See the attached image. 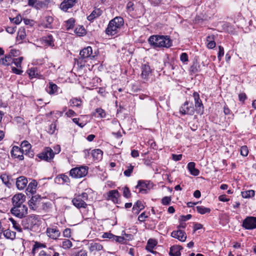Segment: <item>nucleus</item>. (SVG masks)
Returning a JSON list of instances; mask_svg holds the SVG:
<instances>
[{"instance_id": "obj_53", "label": "nucleus", "mask_w": 256, "mask_h": 256, "mask_svg": "<svg viewBox=\"0 0 256 256\" xmlns=\"http://www.w3.org/2000/svg\"><path fill=\"white\" fill-rule=\"evenodd\" d=\"M123 190V196L126 198H129L131 196V193L129 188L125 186L122 188Z\"/></svg>"}, {"instance_id": "obj_47", "label": "nucleus", "mask_w": 256, "mask_h": 256, "mask_svg": "<svg viewBox=\"0 0 256 256\" xmlns=\"http://www.w3.org/2000/svg\"><path fill=\"white\" fill-rule=\"evenodd\" d=\"M74 32L79 36H82L86 34V30L83 26L77 27L74 30Z\"/></svg>"}, {"instance_id": "obj_29", "label": "nucleus", "mask_w": 256, "mask_h": 256, "mask_svg": "<svg viewBox=\"0 0 256 256\" xmlns=\"http://www.w3.org/2000/svg\"><path fill=\"white\" fill-rule=\"evenodd\" d=\"M0 64L4 66L10 65L13 64L12 58L6 54L4 58H0Z\"/></svg>"}, {"instance_id": "obj_13", "label": "nucleus", "mask_w": 256, "mask_h": 256, "mask_svg": "<svg viewBox=\"0 0 256 256\" xmlns=\"http://www.w3.org/2000/svg\"><path fill=\"white\" fill-rule=\"evenodd\" d=\"M171 236L182 242H184L186 238V232L180 230L173 231L171 234Z\"/></svg>"}, {"instance_id": "obj_60", "label": "nucleus", "mask_w": 256, "mask_h": 256, "mask_svg": "<svg viewBox=\"0 0 256 256\" xmlns=\"http://www.w3.org/2000/svg\"><path fill=\"white\" fill-rule=\"evenodd\" d=\"M180 60L182 62H185L188 61V56L186 53L183 52L180 56Z\"/></svg>"}, {"instance_id": "obj_21", "label": "nucleus", "mask_w": 256, "mask_h": 256, "mask_svg": "<svg viewBox=\"0 0 256 256\" xmlns=\"http://www.w3.org/2000/svg\"><path fill=\"white\" fill-rule=\"evenodd\" d=\"M102 10L100 8H95L91 13V14L88 16L87 18V19L89 21H93L95 18L99 17L102 15Z\"/></svg>"}, {"instance_id": "obj_45", "label": "nucleus", "mask_w": 256, "mask_h": 256, "mask_svg": "<svg viewBox=\"0 0 256 256\" xmlns=\"http://www.w3.org/2000/svg\"><path fill=\"white\" fill-rule=\"evenodd\" d=\"M196 208L198 212L202 214L209 213L210 212V208H205L203 206H198Z\"/></svg>"}, {"instance_id": "obj_34", "label": "nucleus", "mask_w": 256, "mask_h": 256, "mask_svg": "<svg viewBox=\"0 0 256 256\" xmlns=\"http://www.w3.org/2000/svg\"><path fill=\"white\" fill-rule=\"evenodd\" d=\"M103 152L100 149H96L92 150V154L94 158L99 160L102 158Z\"/></svg>"}, {"instance_id": "obj_28", "label": "nucleus", "mask_w": 256, "mask_h": 256, "mask_svg": "<svg viewBox=\"0 0 256 256\" xmlns=\"http://www.w3.org/2000/svg\"><path fill=\"white\" fill-rule=\"evenodd\" d=\"M103 248L102 246L100 243L98 242H92L90 244L88 249L90 252L94 251H100L102 250Z\"/></svg>"}, {"instance_id": "obj_5", "label": "nucleus", "mask_w": 256, "mask_h": 256, "mask_svg": "<svg viewBox=\"0 0 256 256\" xmlns=\"http://www.w3.org/2000/svg\"><path fill=\"white\" fill-rule=\"evenodd\" d=\"M39 220L36 215H30L23 221V226L24 228L32 230L38 224Z\"/></svg>"}, {"instance_id": "obj_17", "label": "nucleus", "mask_w": 256, "mask_h": 256, "mask_svg": "<svg viewBox=\"0 0 256 256\" xmlns=\"http://www.w3.org/2000/svg\"><path fill=\"white\" fill-rule=\"evenodd\" d=\"M193 96L194 100L196 110L198 111V112H200L201 111H202L204 107L202 102L200 98L199 94L198 92H194L193 94Z\"/></svg>"}, {"instance_id": "obj_50", "label": "nucleus", "mask_w": 256, "mask_h": 256, "mask_svg": "<svg viewBox=\"0 0 256 256\" xmlns=\"http://www.w3.org/2000/svg\"><path fill=\"white\" fill-rule=\"evenodd\" d=\"M28 74L31 78L37 77L38 75V70L36 68H32L29 70Z\"/></svg>"}, {"instance_id": "obj_56", "label": "nucleus", "mask_w": 256, "mask_h": 256, "mask_svg": "<svg viewBox=\"0 0 256 256\" xmlns=\"http://www.w3.org/2000/svg\"><path fill=\"white\" fill-rule=\"evenodd\" d=\"M22 17L20 16H18L16 17H15L12 19L10 18L11 22H12L16 24H20V22H22Z\"/></svg>"}, {"instance_id": "obj_9", "label": "nucleus", "mask_w": 256, "mask_h": 256, "mask_svg": "<svg viewBox=\"0 0 256 256\" xmlns=\"http://www.w3.org/2000/svg\"><path fill=\"white\" fill-rule=\"evenodd\" d=\"M46 233L48 237L52 240H57L60 236V231L56 226L48 228Z\"/></svg>"}, {"instance_id": "obj_18", "label": "nucleus", "mask_w": 256, "mask_h": 256, "mask_svg": "<svg viewBox=\"0 0 256 256\" xmlns=\"http://www.w3.org/2000/svg\"><path fill=\"white\" fill-rule=\"evenodd\" d=\"M10 153L12 156H14L15 158H19L20 160H22L24 158V157L22 155L23 154H25L24 152L22 150V149L19 148L17 146H14Z\"/></svg>"}, {"instance_id": "obj_27", "label": "nucleus", "mask_w": 256, "mask_h": 256, "mask_svg": "<svg viewBox=\"0 0 256 256\" xmlns=\"http://www.w3.org/2000/svg\"><path fill=\"white\" fill-rule=\"evenodd\" d=\"M44 44L46 46L53 47L54 46L53 36L50 34L42 38Z\"/></svg>"}, {"instance_id": "obj_57", "label": "nucleus", "mask_w": 256, "mask_h": 256, "mask_svg": "<svg viewBox=\"0 0 256 256\" xmlns=\"http://www.w3.org/2000/svg\"><path fill=\"white\" fill-rule=\"evenodd\" d=\"M18 50L12 49L7 55L10 56V58H14V57L16 56L18 54Z\"/></svg>"}, {"instance_id": "obj_54", "label": "nucleus", "mask_w": 256, "mask_h": 256, "mask_svg": "<svg viewBox=\"0 0 256 256\" xmlns=\"http://www.w3.org/2000/svg\"><path fill=\"white\" fill-rule=\"evenodd\" d=\"M56 124L55 122H52L50 124V126H49V128H48V132L50 134H53L54 132H55V130L56 129Z\"/></svg>"}, {"instance_id": "obj_49", "label": "nucleus", "mask_w": 256, "mask_h": 256, "mask_svg": "<svg viewBox=\"0 0 256 256\" xmlns=\"http://www.w3.org/2000/svg\"><path fill=\"white\" fill-rule=\"evenodd\" d=\"M134 166L130 164L127 166V170L124 171V174L126 176H130L134 169Z\"/></svg>"}, {"instance_id": "obj_55", "label": "nucleus", "mask_w": 256, "mask_h": 256, "mask_svg": "<svg viewBox=\"0 0 256 256\" xmlns=\"http://www.w3.org/2000/svg\"><path fill=\"white\" fill-rule=\"evenodd\" d=\"M171 202V198L170 196H164L162 200V203L163 205H168Z\"/></svg>"}, {"instance_id": "obj_25", "label": "nucleus", "mask_w": 256, "mask_h": 256, "mask_svg": "<svg viewBox=\"0 0 256 256\" xmlns=\"http://www.w3.org/2000/svg\"><path fill=\"white\" fill-rule=\"evenodd\" d=\"M195 166L196 164L194 162H190L188 164V168L191 174L194 176H197L199 174L200 171L195 168Z\"/></svg>"}, {"instance_id": "obj_43", "label": "nucleus", "mask_w": 256, "mask_h": 256, "mask_svg": "<svg viewBox=\"0 0 256 256\" xmlns=\"http://www.w3.org/2000/svg\"><path fill=\"white\" fill-rule=\"evenodd\" d=\"M82 101L77 98H73L70 100V106L79 108L81 106Z\"/></svg>"}, {"instance_id": "obj_42", "label": "nucleus", "mask_w": 256, "mask_h": 256, "mask_svg": "<svg viewBox=\"0 0 256 256\" xmlns=\"http://www.w3.org/2000/svg\"><path fill=\"white\" fill-rule=\"evenodd\" d=\"M9 220L12 222V224L13 228L19 232H22V229L21 228L20 225L18 222L16 220H15L13 218H10Z\"/></svg>"}, {"instance_id": "obj_52", "label": "nucleus", "mask_w": 256, "mask_h": 256, "mask_svg": "<svg viewBox=\"0 0 256 256\" xmlns=\"http://www.w3.org/2000/svg\"><path fill=\"white\" fill-rule=\"evenodd\" d=\"M248 154V150L246 146H242L240 148V154L244 156H246Z\"/></svg>"}, {"instance_id": "obj_59", "label": "nucleus", "mask_w": 256, "mask_h": 256, "mask_svg": "<svg viewBox=\"0 0 256 256\" xmlns=\"http://www.w3.org/2000/svg\"><path fill=\"white\" fill-rule=\"evenodd\" d=\"M218 58L220 60L221 58L224 55V49L222 46H218Z\"/></svg>"}, {"instance_id": "obj_64", "label": "nucleus", "mask_w": 256, "mask_h": 256, "mask_svg": "<svg viewBox=\"0 0 256 256\" xmlns=\"http://www.w3.org/2000/svg\"><path fill=\"white\" fill-rule=\"evenodd\" d=\"M63 235L64 237L70 238V229L66 228L63 232Z\"/></svg>"}, {"instance_id": "obj_11", "label": "nucleus", "mask_w": 256, "mask_h": 256, "mask_svg": "<svg viewBox=\"0 0 256 256\" xmlns=\"http://www.w3.org/2000/svg\"><path fill=\"white\" fill-rule=\"evenodd\" d=\"M92 48L90 46H88L82 49L80 53V60H83L86 58H90L92 60L94 56L92 55Z\"/></svg>"}, {"instance_id": "obj_30", "label": "nucleus", "mask_w": 256, "mask_h": 256, "mask_svg": "<svg viewBox=\"0 0 256 256\" xmlns=\"http://www.w3.org/2000/svg\"><path fill=\"white\" fill-rule=\"evenodd\" d=\"M39 198L36 196H32L28 201V206L32 210H36L37 208V202Z\"/></svg>"}, {"instance_id": "obj_40", "label": "nucleus", "mask_w": 256, "mask_h": 256, "mask_svg": "<svg viewBox=\"0 0 256 256\" xmlns=\"http://www.w3.org/2000/svg\"><path fill=\"white\" fill-rule=\"evenodd\" d=\"M70 256H88V252L84 249L78 251L72 250L70 253Z\"/></svg>"}, {"instance_id": "obj_10", "label": "nucleus", "mask_w": 256, "mask_h": 256, "mask_svg": "<svg viewBox=\"0 0 256 256\" xmlns=\"http://www.w3.org/2000/svg\"><path fill=\"white\" fill-rule=\"evenodd\" d=\"M54 156V153L52 150L49 148H46L44 150L39 154V158L47 162H49L52 160Z\"/></svg>"}, {"instance_id": "obj_63", "label": "nucleus", "mask_w": 256, "mask_h": 256, "mask_svg": "<svg viewBox=\"0 0 256 256\" xmlns=\"http://www.w3.org/2000/svg\"><path fill=\"white\" fill-rule=\"evenodd\" d=\"M74 22V20L72 18L68 20L66 22L68 28L69 29L73 27Z\"/></svg>"}, {"instance_id": "obj_48", "label": "nucleus", "mask_w": 256, "mask_h": 256, "mask_svg": "<svg viewBox=\"0 0 256 256\" xmlns=\"http://www.w3.org/2000/svg\"><path fill=\"white\" fill-rule=\"evenodd\" d=\"M0 178L6 185L8 186H10V184L9 182V179L10 178L9 176L6 174H2L0 176Z\"/></svg>"}, {"instance_id": "obj_61", "label": "nucleus", "mask_w": 256, "mask_h": 256, "mask_svg": "<svg viewBox=\"0 0 256 256\" xmlns=\"http://www.w3.org/2000/svg\"><path fill=\"white\" fill-rule=\"evenodd\" d=\"M16 26H8L6 31L9 34H12L16 32Z\"/></svg>"}, {"instance_id": "obj_35", "label": "nucleus", "mask_w": 256, "mask_h": 256, "mask_svg": "<svg viewBox=\"0 0 256 256\" xmlns=\"http://www.w3.org/2000/svg\"><path fill=\"white\" fill-rule=\"evenodd\" d=\"M156 244L157 242L156 240L150 239L148 242L146 249L150 252H153L152 250Z\"/></svg>"}, {"instance_id": "obj_3", "label": "nucleus", "mask_w": 256, "mask_h": 256, "mask_svg": "<svg viewBox=\"0 0 256 256\" xmlns=\"http://www.w3.org/2000/svg\"><path fill=\"white\" fill-rule=\"evenodd\" d=\"M88 166H82L72 168L70 172V174L74 178H81L88 174Z\"/></svg>"}, {"instance_id": "obj_12", "label": "nucleus", "mask_w": 256, "mask_h": 256, "mask_svg": "<svg viewBox=\"0 0 256 256\" xmlns=\"http://www.w3.org/2000/svg\"><path fill=\"white\" fill-rule=\"evenodd\" d=\"M142 74L141 76L144 79L148 80L149 76L152 73V70L148 64H142L141 66Z\"/></svg>"}, {"instance_id": "obj_24", "label": "nucleus", "mask_w": 256, "mask_h": 256, "mask_svg": "<svg viewBox=\"0 0 256 256\" xmlns=\"http://www.w3.org/2000/svg\"><path fill=\"white\" fill-rule=\"evenodd\" d=\"M40 256H60V254L55 252L53 248H50L48 251L42 250Z\"/></svg>"}, {"instance_id": "obj_22", "label": "nucleus", "mask_w": 256, "mask_h": 256, "mask_svg": "<svg viewBox=\"0 0 256 256\" xmlns=\"http://www.w3.org/2000/svg\"><path fill=\"white\" fill-rule=\"evenodd\" d=\"M22 149L23 152H25V154H30L32 156H34L32 152H30L31 144L27 141L24 140L21 144Z\"/></svg>"}, {"instance_id": "obj_14", "label": "nucleus", "mask_w": 256, "mask_h": 256, "mask_svg": "<svg viewBox=\"0 0 256 256\" xmlns=\"http://www.w3.org/2000/svg\"><path fill=\"white\" fill-rule=\"evenodd\" d=\"M26 196L24 194H15L12 198V204L14 206H20L23 204V202L25 200Z\"/></svg>"}, {"instance_id": "obj_32", "label": "nucleus", "mask_w": 256, "mask_h": 256, "mask_svg": "<svg viewBox=\"0 0 256 256\" xmlns=\"http://www.w3.org/2000/svg\"><path fill=\"white\" fill-rule=\"evenodd\" d=\"M58 87L56 84H54L52 82H50L48 84V86L46 88L47 92L50 94H55L58 90Z\"/></svg>"}, {"instance_id": "obj_36", "label": "nucleus", "mask_w": 256, "mask_h": 256, "mask_svg": "<svg viewBox=\"0 0 256 256\" xmlns=\"http://www.w3.org/2000/svg\"><path fill=\"white\" fill-rule=\"evenodd\" d=\"M144 208V206L143 205L142 202L140 200H138L136 202L134 205L132 210L136 213H138L140 210H142Z\"/></svg>"}, {"instance_id": "obj_4", "label": "nucleus", "mask_w": 256, "mask_h": 256, "mask_svg": "<svg viewBox=\"0 0 256 256\" xmlns=\"http://www.w3.org/2000/svg\"><path fill=\"white\" fill-rule=\"evenodd\" d=\"M88 199V194L86 192L76 196L72 200L73 204L78 208H86L87 204L85 202Z\"/></svg>"}, {"instance_id": "obj_62", "label": "nucleus", "mask_w": 256, "mask_h": 256, "mask_svg": "<svg viewBox=\"0 0 256 256\" xmlns=\"http://www.w3.org/2000/svg\"><path fill=\"white\" fill-rule=\"evenodd\" d=\"M146 218H148V216L146 215V212H143L138 216V220L139 221L143 222Z\"/></svg>"}, {"instance_id": "obj_6", "label": "nucleus", "mask_w": 256, "mask_h": 256, "mask_svg": "<svg viewBox=\"0 0 256 256\" xmlns=\"http://www.w3.org/2000/svg\"><path fill=\"white\" fill-rule=\"evenodd\" d=\"M10 212L18 218H22L28 214V207L24 204L13 206Z\"/></svg>"}, {"instance_id": "obj_37", "label": "nucleus", "mask_w": 256, "mask_h": 256, "mask_svg": "<svg viewBox=\"0 0 256 256\" xmlns=\"http://www.w3.org/2000/svg\"><path fill=\"white\" fill-rule=\"evenodd\" d=\"M3 234L6 238L14 240L16 238V232L9 229L3 231Z\"/></svg>"}, {"instance_id": "obj_39", "label": "nucleus", "mask_w": 256, "mask_h": 256, "mask_svg": "<svg viewBox=\"0 0 256 256\" xmlns=\"http://www.w3.org/2000/svg\"><path fill=\"white\" fill-rule=\"evenodd\" d=\"M190 71L194 74L200 71V66L197 60L194 62L192 65L190 67Z\"/></svg>"}, {"instance_id": "obj_26", "label": "nucleus", "mask_w": 256, "mask_h": 256, "mask_svg": "<svg viewBox=\"0 0 256 256\" xmlns=\"http://www.w3.org/2000/svg\"><path fill=\"white\" fill-rule=\"evenodd\" d=\"M148 187L146 182L139 180L138 184L136 186V188L139 189V192L142 194L147 193V190L146 189Z\"/></svg>"}, {"instance_id": "obj_44", "label": "nucleus", "mask_w": 256, "mask_h": 256, "mask_svg": "<svg viewBox=\"0 0 256 256\" xmlns=\"http://www.w3.org/2000/svg\"><path fill=\"white\" fill-rule=\"evenodd\" d=\"M94 115L96 117L102 118L106 116V112L104 110L98 108L96 110V112Z\"/></svg>"}, {"instance_id": "obj_1", "label": "nucleus", "mask_w": 256, "mask_h": 256, "mask_svg": "<svg viewBox=\"0 0 256 256\" xmlns=\"http://www.w3.org/2000/svg\"><path fill=\"white\" fill-rule=\"evenodd\" d=\"M149 44L154 48H170L172 41L168 36L154 35L148 38Z\"/></svg>"}, {"instance_id": "obj_33", "label": "nucleus", "mask_w": 256, "mask_h": 256, "mask_svg": "<svg viewBox=\"0 0 256 256\" xmlns=\"http://www.w3.org/2000/svg\"><path fill=\"white\" fill-rule=\"evenodd\" d=\"M214 35L208 36L206 37L207 46L208 48H213L216 46V42H214Z\"/></svg>"}, {"instance_id": "obj_51", "label": "nucleus", "mask_w": 256, "mask_h": 256, "mask_svg": "<svg viewBox=\"0 0 256 256\" xmlns=\"http://www.w3.org/2000/svg\"><path fill=\"white\" fill-rule=\"evenodd\" d=\"M23 60V58L20 56L18 58H12L13 63L18 68H21L22 62Z\"/></svg>"}, {"instance_id": "obj_20", "label": "nucleus", "mask_w": 256, "mask_h": 256, "mask_svg": "<svg viewBox=\"0 0 256 256\" xmlns=\"http://www.w3.org/2000/svg\"><path fill=\"white\" fill-rule=\"evenodd\" d=\"M26 30L24 28L21 27L19 28L18 31V32L16 40L18 44H20L22 42V40H24L26 38Z\"/></svg>"}, {"instance_id": "obj_2", "label": "nucleus", "mask_w": 256, "mask_h": 256, "mask_svg": "<svg viewBox=\"0 0 256 256\" xmlns=\"http://www.w3.org/2000/svg\"><path fill=\"white\" fill-rule=\"evenodd\" d=\"M124 24L123 18L120 16H116L110 21L105 32L108 36L118 34L124 26Z\"/></svg>"}, {"instance_id": "obj_16", "label": "nucleus", "mask_w": 256, "mask_h": 256, "mask_svg": "<svg viewBox=\"0 0 256 256\" xmlns=\"http://www.w3.org/2000/svg\"><path fill=\"white\" fill-rule=\"evenodd\" d=\"M77 0H64L60 4L61 9L66 12L76 4Z\"/></svg>"}, {"instance_id": "obj_7", "label": "nucleus", "mask_w": 256, "mask_h": 256, "mask_svg": "<svg viewBox=\"0 0 256 256\" xmlns=\"http://www.w3.org/2000/svg\"><path fill=\"white\" fill-rule=\"evenodd\" d=\"M180 112L182 114L193 115L194 112V108L192 103L186 101L180 108Z\"/></svg>"}, {"instance_id": "obj_58", "label": "nucleus", "mask_w": 256, "mask_h": 256, "mask_svg": "<svg viewBox=\"0 0 256 256\" xmlns=\"http://www.w3.org/2000/svg\"><path fill=\"white\" fill-rule=\"evenodd\" d=\"M58 178H61L64 182L66 183L70 182L68 177L64 174L60 175Z\"/></svg>"}, {"instance_id": "obj_41", "label": "nucleus", "mask_w": 256, "mask_h": 256, "mask_svg": "<svg viewBox=\"0 0 256 256\" xmlns=\"http://www.w3.org/2000/svg\"><path fill=\"white\" fill-rule=\"evenodd\" d=\"M241 194L242 198H248L254 196L255 192L254 190H246L242 192Z\"/></svg>"}, {"instance_id": "obj_23", "label": "nucleus", "mask_w": 256, "mask_h": 256, "mask_svg": "<svg viewBox=\"0 0 256 256\" xmlns=\"http://www.w3.org/2000/svg\"><path fill=\"white\" fill-rule=\"evenodd\" d=\"M182 249V247L179 246H174L170 248L169 254L170 256H180V250Z\"/></svg>"}, {"instance_id": "obj_38", "label": "nucleus", "mask_w": 256, "mask_h": 256, "mask_svg": "<svg viewBox=\"0 0 256 256\" xmlns=\"http://www.w3.org/2000/svg\"><path fill=\"white\" fill-rule=\"evenodd\" d=\"M40 0H28V4L30 6H33L36 9L42 8Z\"/></svg>"}, {"instance_id": "obj_46", "label": "nucleus", "mask_w": 256, "mask_h": 256, "mask_svg": "<svg viewBox=\"0 0 256 256\" xmlns=\"http://www.w3.org/2000/svg\"><path fill=\"white\" fill-rule=\"evenodd\" d=\"M72 246V242L68 239H64L62 242V247L64 249H68Z\"/></svg>"}, {"instance_id": "obj_15", "label": "nucleus", "mask_w": 256, "mask_h": 256, "mask_svg": "<svg viewBox=\"0 0 256 256\" xmlns=\"http://www.w3.org/2000/svg\"><path fill=\"white\" fill-rule=\"evenodd\" d=\"M28 181L24 176H20L16 178V186L20 190H24L26 186Z\"/></svg>"}, {"instance_id": "obj_31", "label": "nucleus", "mask_w": 256, "mask_h": 256, "mask_svg": "<svg viewBox=\"0 0 256 256\" xmlns=\"http://www.w3.org/2000/svg\"><path fill=\"white\" fill-rule=\"evenodd\" d=\"M38 183L35 180H33L30 182L26 188V191L32 194H34L36 192V188Z\"/></svg>"}, {"instance_id": "obj_8", "label": "nucleus", "mask_w": 256, "mask_h": 256, "mask_svg": "<svg viewBox=\"0 0 256 256\" xmlns=\"http://www.w3.org/2000/svg\"><path fill=\"white\" fill-rule=\"evenodd\" d=\"M242 226L246 230L256 228V217L248 216L243 221Z\"/></svg>"}, {"instance_id": "obj_19", "label": "nucleus", "mask_w": 256, "mask_h": 256, "mask_svg": "<svg viewBox=\"0 0 256 256\" xmlns=\"http://www.w3.org/2000/svg\"><path fill=\"white\" fill-rule=\"evenodd\" d=\"M119 196L120 194L117 190H111L108 192V199L114 203H118Z\"/></svg>"}]
</instances>
